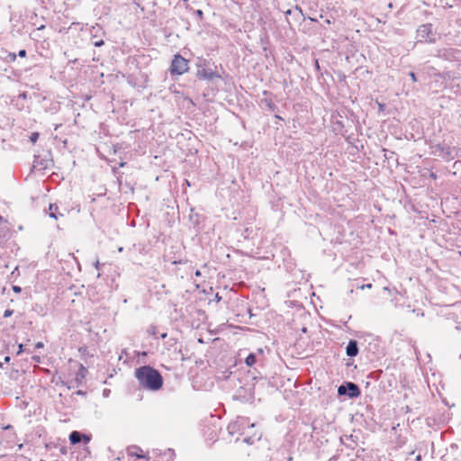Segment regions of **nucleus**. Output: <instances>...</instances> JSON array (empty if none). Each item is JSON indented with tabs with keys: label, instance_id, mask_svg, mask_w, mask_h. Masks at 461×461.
Listing matches in <instances>:
<instances>
[{
	"label": "nucleus",
	"instance_id": "4c0bfd02",
	"mask_svg": "<svg viewBox=\"0 0 461 461\" xmlns=\"http://www.w3.org/2000/svg\"><path fill=\"white\" fill-rule=\"evenodd\" d=\"M10 357H5V361H9Z\"/></svg>",
	"mask_w": 461,
	"mask_h": 461
},
{
	"label": "nucleus",
	"instance_id": "4be33fe9",
	"mask_svg": "<svg viewBox=\"0 0 461 461\" xmlns=\"http://www.w3.org/2000/svg\"><path fill=\"white\" fill-rule=\"evenodd\" d=\"M21 290H22V289H21V287H20V286H17V285H14V286H13V291H14V293H20V292H21Z\"/></svg>",
	"mask_w": 461,
	"mask_h": 461
},
{
	"label": "nucleus",
	"instance_id": "412c9836",
	"mask_svg": "<svg viewBox=\"0 0 461 461\" xmlns=\"http://www.w3.org/2000/svg\"><path fill=\"white\" fill-rule=\"evenodd\" d=\"M18 55L21 57V58H24L26 56V50H21L18 53Z\"/></svg>",
	"mask_w": 461,
	"mask_h": 461
},
{
	"label": "nucleus",
	"instance_id": "bb28decb",
	"mask_svg": "<svg viewBox=\"0 0 461 461\" xmlns=\"http://www.w3.org/2000/svg\"><path fill=\"white\" fill-rule=\"evenodd\" d=\"M103 44H104V41H103L102 40H101V41H99L95 42V46H96V47H100V46H102Z\"/></svg>",
	"mask_w": 461,
	"mask_h": 461
},
{
	"label": "nucleus",
	"instance_id": "dca6fc26",
	"mask_svg": "<svg viewBox=\"0 0 461 461\" xmlns=\"http://www.w3.org/2000/svg\"><path fill=\"white\" fill-rule=\"evenodd\" d=\"M414 451H411L409 454H408V457L406 458L407 461H421L422 460V456L420 454H418L414 459L412 460L411 456L414 455Z\"/></svg>",
	"mask_w": 461,
	"mask_h": 461
},
{
	"label": "nucleus",
	"instance_id": "37998d69",
	"mask_svg": "<svg viewBox=\"0 0 461 461\" xmlns=\"http://www.w3.org/2000/svg\"><path fill=\"white\" fill-rule=\"evenodd\" d=\"M40 461H45V460H40Z\"/></svg>",
	"mask_w": 461,
	"mask_h": 461
},
{
	"label": "nucleus",
	"instance_id": "cd10ccee",
	"mask_svg": "<svg viewBox=\"0 0 461 461\" xmlns=\"http://www.w3.org/2000/svg\"><path fill=\"white\" fill-rule=\"evenodd\" d=\"M315 68H316V69H317L318 71H320V69H321V68H320V65H319V62H318V60H317V59L315 60Z\"/></svg>",
	"mask_w": 461,
	"mask_h": 461
},
{
	"label": "nucleus",
	"instance_id": "f8f14e48",
	"mask_svg": "<svg viewBox=\"0 0 461 461\" xmlns=\"http://www.w3.org/2000/svg\"><path fill=\"white\" fill-rule=\"evenodd\" d=\"M82 438L85 439L86 442H88L90 440L89 437L86 435H81L78 431H73L69 435V440L71 444H77L81 441Z\"/></svg>",
	"mask_w": 461,
	"mask_h": 461
},
{
	"label": "nucleus",
	"instance_id": "ea45409f",
	"mask_svg": "<svg viewBox=\"0 0 461 461\" xmlns=\"http://www.w3.org/2000/svg\"><path fill=\"white\" fill-rule=\"evenodd\" d=\"M43 28H44V25H41V26L39 28V30H41V29H43Z\"/></svg>",
	"mask_w": 461,
	"mask_h": 461
},
{
	"label": "nucleus",
	"instance_id": "0eeeda50",
	"mask_svg": "<svg viewBox=\"0 0 461 461\" xmlns=\"http://www.w3.org/2000/svg\"><path fill=\"white\" fill-rule=\"evenodd\" d=\"M188 70V61L180 55H175L172 60L170 72L175 75H183Z\"/></svg>",
	"mask_w": 461,
	"mask_h": 461
},
{
	"label": "nucleus",
	"instance_id": "7ed1b4c3",
	"mask_svg": "<svg viewBox=\"0 0 461 461\" xmlns=\"http://www.w3.org/2000/svg\"><path fill=\"white\" fill-rule=\"evenodd\" d=\"M290 309H294L293 312V318L290 321V331L293 330L295 335L299 331L302 333H306L307 327H306V321L309 320V314L306 312L305 308L302 305L297 303L296 302H291L290 301ZM292 333L290 332V336Z\"/></svg>",
	"mask_w": 461,
	"mask_h": 461
},
{
	"label": "nucleus",
	"instance_id": "2eb2a0df",
	"mask_svg": "<svg viewBox=\"0 0 461 461\" xmlns=\"http://www.w3.org/2000/svg\"><path fill=\"white\" fill-rule=\"evenodd\" d=\"M256 362L257 356L254 353L249 354L245 359V363L248 366H252Z\"/></svg>",
	"mask_w": 461,
	"mask_h": 461
},
{
	"label": "nucleus",
	"instance_id": "a211bd4d",
	"mask_svg": "<svg viewBox=\"0 0 461 461\" xmlns=\"http://www.w3.org/2000/svg\"><path fill=\"white\" fill-rule=\"evenodd\" d=\"M13 312H13L12 310L7 309V310H5V312H4V317H5V318H8V317H10V316L13 314Z\"/></svg>",
	"mask_w": 461,
	"mask_h": 461
},
{
	"label": "nucleus",
	"instance_id": "e433bc0d",
	"mask_svg": "<svg viewBox=\"0 0 461 461\" xmlns=\"http://www.w3.org/2000/svg\"><path fill=\"white\" fill-rule=\"evenodd\" d=\"M195 275H196V276H200V271H196V272H195Z\"/></svg>",
	"mask_w": 461,
	"mask_h": 461
},
{
	"label": "nucleus",
	"instance_id": "9d476101",
	"mask_svg": "<svg viewBox=\"0 0 461 461\" xmlns=\"http://www.w3.org/2000/svg\"><path fill=\"white\" fill-rule=\"evenodd\" d=\"M359 348L357 341L350 339L346 347V354L348 357H354L358 355Z\"/></svg>",
	"mask_w": 461,
	"mask_h": 461
},
{
	"label": "nucleus",
	"instance_id": "423d86ee",
	"mask_svg": "<svg viewBox=\"0 0 461 461\" xmlns=\"http://www.w3.org/2000/svg\"><path fill=\"white\" fill-rule=\"evenodd\" d=\"M417 37L419 41L434 43L436 41V33L433 32V25L431 23H424L419 26Z\"/></svg>",
	"mask_w": 461,
	"mask_h": 461
},
{
	"label": "nucleus",
	"instance_id": "39448f33",
	"mask_svg": "<svg viewBox=\"0 0 461 461\" xmlns=\"http://www.w3.org/2000/svg\"><path fill=\"white\" fill-rule=\"evenodd\" d=\"M338 394L354 399L361 394V391L357 384L353 382H345L338 387Z\"/></svg>",
	"mask_w": 461,
	"mask_h": 461
},
{
	"label": "nucleus",
	"instance_id": "b1692460",
	"mask_svg": "<svg viewBox=\"0 0 461 461\" xmlns=\"http://www.w3.org/2000/svg\"><path fill=\"white\" fill-rule=\"evenodd\" d=\"M43 347H44V344H43L42 342H41V341H40V342H37V343L35 344V348H43Z\"/></svg>",
	"mask_w": 461,
	"mask_h": 461
},
{
	"label": "nucleus",
	"instance_id": "20e7f679",
	"mask_svg": "<svg viewBox=\"0 0 461 461\" xmlns=\"http://www.w3.org/2000/svg\"><path fill=\"white\" fill-rule=\"evenodd\" d=\"M432 153L435 155L439 156L443 159L447 161L453 160L456 156H457V152L459 149H457L455 147H450L448 145L437 143L433 146H431Z\"/></svg>",
	"mask_w": 461,
	"mask_h": 461
},
{
	"label": "nucleus",
	"instance_id": "c85d7f7f",
	"mask_svg": "<svg viewBox=\"0 0 461 461\" xmlns=\"http://www.w3.org/2000/svg\"><path fill=\"white\" fill-rule=\"evenodd\" d=\"M6 223V220L0 216V224Z\"/></svg>",
	"mask_w": 461,
	"mask_h": 461
},
{
	"label": "nucleus",
	"instance_id": "f03ea898",
	"mask_svg": "<svg viewBox=\"0 0 461 461\" xmlns=\"http://www.w3.org/2000/svg\"><path fill=\"white\" fill-rule=\"evenodd\" d=\"M135 376L140 384L149 391H158L162 387L163 378L154 368L144 366L136 369Z\"/></svg>",
	"mask_w": 461,
	"mask_h": 461
},
{
	"label": "nucleus",
	"instance_id": "79ce46f5",
	"mask_svg": "<svg viewBox=\"0 0 461 461\" xmlns=\"http://www.w3.org/2000/svg\"><path fill=\"white\" fill-rule=\"evenodd\" d=\"M459 358L461 359V354H460V356H459Z\"/></svg>",
	"mask_w": 461,
	"mask_h": 461
},
{
	"label": "nucleus",
	"instance_id": "473e14b6",
	"mask_svg": "<svg viewBox=\"0 0 461 461\" xmlns=\"http://www.w3.org/2000/svg\"><path fill=\"white\" fill-rule=\"evenodd\" d=\"M10 56L12 57V59L14 60L15 58H16V55L15 54H10Z\"/></svg>",
	"mask_w": 461,
	"mask_h": 461
},
{
	"label": "nucleus",
	"instance_id": "f257e3e1",
	"mask_svg": "<svg viewBox=\"0 0 461 461\" xmlns=\"http://www.w3.org/2000/svg\"><path fill=\"white\" fill-rule=\"evenodd\" d=\"M246 427L247 430H249L257 427V424L250 423L248 418L238 417L228 425V431L231 435L239 434L243 436V441L249 445H252L261 438L262 434L260 431H255L252 435H249V431H245Z\"/></svg>",
	"mask_w": 461,
	"mask_h": 461
},
{
	"label": "nucleus",
	"instance_id": "9b49d317",
	"mask_svg": "<svg viewBox=\"0 0 461 461\" xmlns=\"http://www.w3.org/2000/svg\"><path fill=\"white\" fill-rule=\"evenodd\" d=\"M290 277H293V282L296 284H301L302 282H306L307 278L305 275L300 270L296 268L290 267Z\"/></svg>",
	"mask_w": 461,
	"mask_h": 461
},
{
	"label": "nucleus",
	"instance_id": "72a5a7b5",
	"mask_svg": "<svg viewBox=\"0 0 461 461\" xmlns=\"http://www.w3.org/2000/svg\"><path fill=\"white\" fill-rule=\"evenodd\" d=\"M33 359L37 362H40V357H33Z\"/></svg>",
	"mask_w": 461,
	"mask_h": 461
},
{
	"label": "nucleus",
	"instance_id": "2f4dec72",
	"mask_svg": "<svg viewBox=\"0 0 461 461\" xmlns=\"http://www.w3.org/2000/svg\"><path fill=\"white\" fill-rule=\"evenodd\" d=\"M430 177H432V178H434V179H435V178L437 177V176H436V174H435V173H431V174H430Z\"/></svg>",
	"mask_w": 461,
	"mask_h": 461
},
{
	"label": "nucleus",
	"instance_id": "5701e85b",
	"mask_svg": "<svg viewBox=\"0 0 461 461\" xmlns=\"http://www.w3.org/2000/svg\"><path fill=\"white\" fill-rule=\"evenodd\" d=\"M22 352H23V345L19 344L17 355H20Z\"/></svg>",
	"mask_w": 461,
	"mask_h": 461
},
{
	"label": "nucleus",
	"instance_id": "393cba45",
	"mask_svg": "<svg viewBox=\"0 0 461 461\" xmlns=\"http://www.w3.org/2000/svg\"><path fill=\"white\" fill-rule=\"evenodd\" d=\"M245 431H249V435H252L255 431H259L256 429V427L253 429L247 430V428L245 429Z\"/></svg>",
	"mask_w": 461,
	"mask_h": 461
},
{
	"label": "nucleus",
	"instance_id": "1a4fd4ad",
	"mask_svg": "<svg viewBox=\"0 0 461 461\" xmlns=\"http://www.w3.org/2000/svg\"><path fill=\"white\" fill-rule=\"evenodd\" d=\"M456 50L452 48L438 50L436 56L444 60L452 61L456 59Z\"/></svg>",
	"mask_w": 461,
	"mask_h": 461
},
{
	"label": "nucleus",
	"instance_id": "ddd939ff",
	"mask_svg": "<svg viewBox=\"0 0 461 461\" xmlns=\"http://www.w3.org/2000/svg\"><path fill=\"white\" fill-rule=\"evenodd\" d=\"M48 214L50 217L58 220L59 217H63L64 214L59 212V208L56 204H50Z\"/></svg>",
	"mask_w": 461,
	"mask_h": 461
},
{
	"label": "nucleus",
	"instance_id": "f3484780",
	"mask_svg": "<svg viewBox=\"0 0 461 461\" xmlns=\"http://www.w3.org/2000/svg\"><path fill=\"white\" fill-rule=\"evenodd\" d=\"M38 138H39V133L33 132V133H32L30 140L32 143H35L37 141Z\"/></svg>",
	"mask_w": 461,
	"mask_h": 461
},
{
	"label": "nucleus",
	"instance_id": "f704fd0d",
	"mask_svg": "<svg viewBox=\"0 0 461 461\" xmlns=\"http://www.w3.org/2000/svg\"><path fill=\"white\" fill-rule=\"evenodd\" d=\"M258 354H263V349L259 348V349L258 350Z\"/></svg>",
	"mask_w": 461,
	"mask_h": 461
},
{
	"label": "nucleus",
	"instance_id": "a19ab883",
	"mask_svg": "<svg viewBox=\"0 0 461 461\" xmlns=\"http://www.w3.org/2000/svg\"><path fill=\"white\" fill-rule=\"evenodd\" d=\"M118 250H119L120 252H122V247H121V248H119V249H118Z\"/></svg>",
	"mask_w": 461,
	"mask_h": 461
},
{
	"label": "nucleus",
	"instance_id": "c756f323",
	"mask_svg": "<svg viewBox=\"0 0 461 461\" xmlns=\"http://www.w3.org/2000/svg\"><path fill=\"white\" fill-rule=\"evenodd\" d=\"M196 14L199 17H202L203 16V12L201 10H197L196 11Z\"/></svg>",
	"mask_w": 461,
	"mask_h": 461
},
{
	"label": "nucleus",
	"instance_id": "a878e982",
	"mask_svg": "<svg viewBox=\"0 0 461 461\" xmlns=\"http://www.w3.org/2000/svg\"><path fill=\"white\" fill-rule=\"evenodd\" d=\"M371 287H372V284H366V285H363L360 286L361 289L371 288Z\"/></svg>",
	"mask_w": 461,
	"mask_h": 461
},
{
	"label": "nucleus",
	"instance_id": "4468645a",
	"mask_svg": "<svg viewBox=\"0 0 461 461\" xmlns=\"http://www.w3.org/2000/svg\"><path fill=\"white\" fill-rule=\"evenodd\" d=\"M141 452H142V450L137 446H131L127 448V454L131 456L143 458L144 456L141 454Z\"/></svg>",
	"mask_w": 461,
	"mask_h": 461
},
{
	"label": "nucleus",
	"instance_id": "c9c22d12",
	"mask_svg": "<svg viewBox=\"0 0 461 461\" xmlns=\"http://www.w3.org/2000/svg\"><path fill=\"white\" fill-rule=\"evenodd\" d=\"M379 107H380V110H382L384 108V104H379Z\"/></svg>",
	"mask_w": 461,
	"mask_h": 461
},
{
	"label": "nucleus",
	"instance_id": "aec40b11",
	"mask_svg": "<svg viewBox=\"0 0 461 461\" xmlns=\"http://www.w3.org/2000/svg\"><path fill=\"white\" fill-rule=\"evenodd\" d=\"M86 373V369L83 366H80V374L79 375H81L82 378L85 376Z\"/></svg>",
	"mask_w": 461,
	"mask_h": 461
},
{
	"label": "nucleus",
	"instance_id": "7c9ffc66",
	"mask_svg": "<svg viewBox=\"0 0 461 461\" xmlns=\"http://www.w3.org/2000/svg\"><path fill=\"white\" fill-rule=\"evenodd\" d=\"M95 268H98V267H99V261H98V260H96V261L95 262Z\"/></svg>",
	"mask_w": 461,
	"mask_h": 461
},
{
	"label": "nucleus",
	"instance_id": "6e6552de",
	"mask_svg": "<svg viewBox=\"0 0 461 461\" xmlns=\"http://www.w3.org/2000/svg\"><path fill=\"white\" fill-rule=\"evenodd\" d=\"M309 347V338L306 336H301L296 339L294 343V352L290 353L292 357H296L298 358L304 357L303 354L306 352Z\"/></svg>",
	"mask_w": 461,
	"mask_h": 461
},
{
	"label": "nucleus",
	"instance_id": "58836bf2",
	"mask_svg": "<svg viewBox=\"0 0 461 461\" xmlns=\"http://www.w3.org/2000/svg\"><path fill=\"white\" fill-rule=\"evenodd\" d=\"M337 124H339V126H342V123L339 122H337Z\"/></svg>",
	"mask_w": 461,
	"mask_h": 461
},
{
	"label": "nucleus",
	"instance_id": "6ab92c4d",
	"mask_svg": "<svg viewBox=\"0 0 461 461\" xmlns=\"http://www.w3.org/2000/svg\"><path fill=\"white\" fill-rule=\"evenodd\" d=\"M409 76H410V77H411V81H412V82H417V77H416V75H415V73H414V72L411 71V72L409 73Z\"/></svg>",
	"mask_w": 461,
	"mask_h": 461
}]
</instances>
